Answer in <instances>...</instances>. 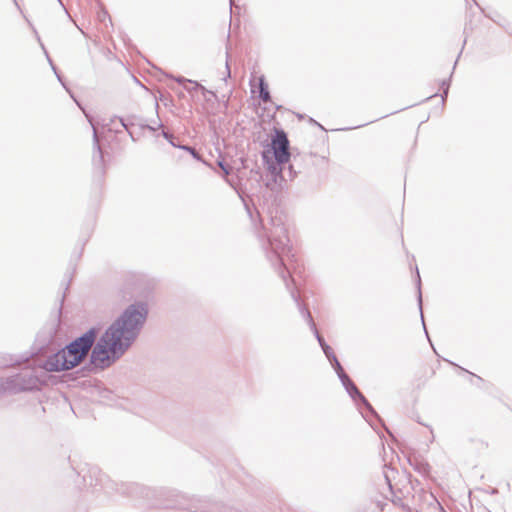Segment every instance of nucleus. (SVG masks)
Returning a JSON list of instances; mask_svg holds the SVG:
<instances>
[{
	"mask_svg": "<svg viewBox=\"0 0 512 512\" xmlns=\"http://www.w3.org/2000/svg\"><path fill=\"white\" fill-rule=\"evenodd\" d=\"M147 316L146 302H135L125 308L93 347L91 363L105 368L123 356L138 337Z\"/></svg>",
	"mask_w": 512,
	"mask_h": 512,
	"instance_id": "f257e3e1",
	"label": "nucleus"
},
{
	"mask_svg": "<svg viewBox=\"0 0 512 512\" xmlns=\"http://www.w3.org/2000/svg\"><path fill=\"white\" fill-rule=\"evenodd\" d=\"M258 236L262 241V246L268 260L282 278L286 288L290 291V295L298 306L300 314L307 321L320 347H324V344L327 343L318 332L310 311L300 303L297 291L290 287V283L293 282V279H289L290 272L287 268L286 261L292 256L291 245L288 230L283 218L281 216H271L269 222L262 226V230L258 233Z\"/></svg>",
	"mask_w": 512,
	"mask_h": 512,
	"instance_id": "f03ea898",
	"label": "nucleus"
},
{
	"mask_svg": "<svg viewBox=\"0 0 512 512\" xmlns=\"http://www.w3.org/2000/svg\"><path fill=\"white\" fill-rule=\"evenodd\" d=\"M98 333V328H90L64 348L48 356L43 363V368L48 372H60L77 367L87 357L97 339Z\"/></svg>",
	"mask_w": 512,
	"mask_h": 512,
	"instance_id": "7ed1b4c3",
	"label": "nucleus"
},
{
	"mask_svg": "<svg viewBox=\"0 0 512 512\" xmlns=\"http://www.w3.org/2000/svg\"><path fill=\"white\" fill-rule=\"evenodd\" d=\"M41 385L42 381L36 375V371L32 368L25 367L15 375L0 378V394H16L23 391H32L39 389Z\"/></svg>",
	"mask_w": 512,
	"mask_h": 512,
	"instance_id": "20e7f679",
	"label": "nucleus"
},
{
	"mask_svg": "<svg viewBox=\"0 0 512 512\" xmlns=\"http://www.w3.org/2000/svg\"><path fill=\"white\" fill-rule=\"evenodd\" d=\"M271 148L275 160L280 164H286L290 160V145L286 132L283 129H275L271 138Z\"/></svg>",
	"mask_w": 512,
	"mask_h": 512,
	"instance_id": "39448f33",
	"label": "nucleus"
},
{
	"mask_svg": "<svg viewBox=\"0 0 512 512\" xmlns=\"http://www.w3.org/2000/svg\"><path fill=\"white\" fill-rule=\"evenodd\" d=\"M339 380L341 381L346 392L349 394V396L352 398V400L355 402V404L358 406L360 410L363 407L372 416L378 418L376 411L373 409V407L365 398V396L359 391V389L357 388L355 383L350 379L347 373H343V375H340Z\"/></svg>",
	"mask_w": 512,
	"mask_h": 512,
	"instance_id": "423d86ee",
	"label": "nucleus"
},
{
	"mask_svg": "<svg viewBox=\"0 0 512 512\" xmlns=\"http://www.w3.org/2000/svg\"><path fill=\"white\" fill-rule=\"evenodd\" d=\"M83 481L89 487H106L110 480L106 477L97 466H91L83 474Z\"/></svg>",
	"mask_w": 512,
	"mask_h": 512,
	"instance_id": "0eeeda50",
	"label": "nucleus"
},
{
	"mask_svg": "<svg viewBox=\"0 0 512 512\" xmlns=\"http://www.w3.org/2000/svg\"><path fill=\"white\" fill-rule=\"evenodd\" d=\"M263 159L266 160V162L268 164V171L272 175L274 183H277L278 181L281 182V181L286 180L283 175V169H284L283 165L284 164H280L276 160H275V162L269 161L268 156H266L265 154H263Z\"/></svg>",
	"mask_w": 512,
	"mask_h": 512,
	"instance_id": "6e6552de",
	"label": "nucleus"
},
{
	"mask_svg": "<svg viewBox=\"0 0 512 512\" xmlns=\"http://www.w3.org/2000/svg\"><path fill=\"white\" fill-rule=\"evenodd\" d=\"M89 122H91V120L89 119ZM92 127H93V142H94V153H93V163L94 165H98V166H102L103 164V152L101 150V147L99 145V140H98V136H97V131H96V128L94 127L93 124H91Z\"/></svg>",
	"mask_w": 512,
	"mask_h": 512,
	"instance_id": "1a4fd4ad",
	"label": "nucleus"
},
{
	"mask_svg": "<svg viewBox=\"0 0 512 512\" xmlns=\"http://www.w3.org/2000/svg\"><path fill=\"white\" fill-rule=\"evenodd\" d=\"M258 98L265 103L271 100L268 84L263 75L258 79Z\"/></svg>",
	"mask_w": 512,
	"mask_h": 512,
	"instance_id": "9d476101",
	"label": "nucleus"
},
{
	"mask_svg": "<svg viewBox=\"0 0 512 512\" xmlns=\"http://www.w3.org/2000/svg\"><path fill=\"white\" fill-rule=\"evenodd\" d=\"M192 86H188V85H185L184 88L187 92L189 93H192L196 90H200L202 92V95L203 96H206V94H210L211 96L215 97L216 98V93L211 91V90H208L207 88H205L203 85H201L200 83L196 82V81H193L192 80V83H190Z\"/></svg>",
	"mask_w": 512,
	"mask_h": 512,
	"instance_id": "9b49d317",
	"label": "nucleus"
},
{
	"mask_svg": "<svg viewBox=\"0 0 512 512\" xmlns=\"http://www.w3.org/2000/svg\"><path fill=\"white\" fill-rule=\"evenodd\" d=\"M441 90H442V95H441V103H442V106H444L445 104V101H446V98L448 96V92H449V88H450V79L448 80H443L441 82V86H440Z\"/></svg>",
	"mask_w": 512,
	"mask_h": 512,
	"instance_id": "f8f14e48",
	"label": "nucleus"
},
{
	"mask_svg": "<svg viewBox=\"0 0 512 512\" xmlns=\"http://www.w3.org/2000/svg\"><path fill=\"white\" fill-rule=\"evenodd\" d=\"M417 277H418V297H417L418 306H419V310H420V313H421V320H422L424 329H426L425 328V323H424L423 311H422V293H421V289H420L421 280H420V276H419V272L418 271H417ZM425 333L428 334L427 330H425Z\"/></svg>",
	"mask_w": 512,
	"mask_h": 512,
	"instance_id": "ddd939ff",
	"label": "nucleus"
},
{
	"mask_svg": "<svg viewBox=\"0 0 512 512\" xmlns=\"http://www.w3.org/2000/svg\"><path fill=\"white\" fill-rule=\"evenodd\" d=\"M329 362L337 373L338 378H340V375H343V373H346L336 356H333V359H331Z\"/></svg>",
	"mask_w": 512,
	"mask_h": 512,
	"instance_id": "4468645a",
	"label": "nucleus"
},
{
	"mask_svg": "<svg viewBox=\"0 0 512 512\" xmlns=\"http://www.w3.org/2000/svg\"><path fill=\"white\" fill-rule=\"evenodd\" d=\"M178 148L182 149V150H185L187 152H189V154L192 155V157L198 161L201 160V156L200 154L195 150V148L191 147V146H188V145H179L177 146Z\"/></svg>",
	"mask_w": 512,
	"mask_h": 512,
	"instance_id": "2eb2a0df",
	"label": "nucleus"
},
{
	"mask_svg": "<svg viewBox=\"0 0 512 512\" xmlns=\"http://www.w3.org/2000/svg\"><path fill=\"white\" fill-rule=\"evenodd\" d=\"M322 350L327 357V359L330 361L333 359V356H336L332 350V348L328 344H324V347H322Z\"/></svg>",
	"mask_w": 512,
	"mask_h": 512,
	"instance_id": "dca6fc26",
	"label": "nucleus"
},
{
	"mask_svg": "<svg viewBox=\"0 0 512 512\" xmlns=\"http://www.w3.org/2000/svg\"><path fill=\"white\" fill-rule=\"evenodd\" d=\"M162 135H163V137H164L166 140H168V141H169V143H170L172 146H174V147H177V146H178L176 143H174V141H173L174 137H173V135H172V134H170L169 132L163 131V132H162Z\"/></svg>",
	"mask_w": 512,
	"mask_h": 512,
	"instance_id": "f3484780",
	"label": "nucleus"
},
{
	"mask_svg": "<svg viewBox=\"0 0 512 512\" xmlns=\"http://www.w3.org/2000/svg\"><path fill=\"white\" fill-rule=\"evenodd\" d=\"M217 164L226 176L230 174V168L224 163V161H218Z\"/></svg>",
	"mask_w": 512,
	"mask_h": 512,
	"instance_id": "a211bd4d",
	"label": "nucleus"
},
{
	"mask_svg": "<svg viewBox=\"0 0 512 512\" xmlns=\"http://www.w3.org/2000/svg\"><path fill=\"white\" fill-rule=\"evenodd\" d=\"M175 80H176L179 84H181V85H183V86L187 85L188 83H192V80L187 79V78L182 77V76L176 77V78H175Z\"/></svg>",
	"mask_w": 512,
	"mask_h": 512,
	"instance_id": "6ab92c4d",
	"label": "nucleus"
},
{
	"mask_svg": "<svg viewBox=\"0 0 512 512\" xmlns=\"http://www.w3.org/2000/svg\"><path fill=\"white\" fill-rule=\"evenodd\" d=\"M203 98L207 104L214 103V101L217 100V97L215 98V97L211 96L210 94H206V96H203Z\"/></svg>",
	"mask_w": 512,
	"mask_h": 512,
	"instance_id": "aec40b11",
	"label": "nucleus"
},
{
	"mask_svg": "<svg viewBox=\"0 0 512 512\" xmlns=\"http://www.w3.org/2000/svg\"><path fill=\"white\" fill-rule=\"evenodd\" d=\"M230 76H231L230 67H229L228 61H226V76L223 78V80L226 81L227 78H230Z\"/></svg>",
	"mask_w": 512,
	"mask_h": 512,
	"instance_id": "412c9836",
	"label": "nucleus"
},
{
	"mask_svg": "<svg viewBox=\"0 0 512 512\" xmlns=\"http://www.w3.org/2000/svg\"><path fill=\"white\" fill-rule=\"evenodd\" d=\"M288 170H289V177H290V179H293V177L296 175V172L293 170V166L289 165L288 166Z\"/></svg>",
	"mask_w": 512,
	"mask_h": 512,
	"instance_id": "4be33fe9",
	"label": "nucleus"
},
{
	"mask_svg": "<svg viewBox=\"0 0 512 512\" xmlns=\"http://www.w3.org/2000/svg\"><path fill=\"white\" fill-rule=\"evenodd\" d=\"M119 121H120L121 125H122L126 130H128V126H127V124H126L125 120H124L123 118H119Z\"/></svg>",
	"mask_w": 512,
	"mask_h": 512,
	"instance_id": "5701e85b",
	"label": "nucleus"
},
{
	"mask_svg": "<svg viewBox=\"0 0 512 512\" xmlns=\"http://www.w3.org/2000/svg\"><path fill=\"white\" fill-rule=\"evenodd\" d=\"M150 131H156L157 127L155 126H150V125H147L146 126Z\"/></svg>",
	"mask_w": 512,
	"mask_h": 512,
	"instance_id": "b1692460",
	"label": "nucleus"
},
{
	"mask_svg": "<svg viewBox=\"0 0 512 512\" xmlns=\"http://www.w3.org/2000/svg\"><path fill=\"white\" fill-rule=\"evenodd\" d=\"M52 68H53V70H54V72H55V74H56V76H57L58 80L61 82L60 75H58V74H57L55 66H53V65H52Z\"/></svg>",
	"mask_w": 512,
	"mask_h": 512,
	"instance_id": "393cba45",
	"label": "nucleus"
},
{
	"mask_svg": "<svg viewBox=\"0 0 512 512\" xmlns=\"http://www.w3.org/2000/svg\"><path fill=\"white\" fill-rule=\"evenodd\" d=\"M233 0H230V4L232 5Z\"/></svg>",
	"mask_w": 512,
	"mask_h": 512,
	"instance_id": "a878e982",
	"label": "nucleus"
},
{
	"mask_svg": "<svg viewBox=\"0 0 512 512\" xmlns=\"http://www.w3.org/2000/svg\"><path fill=\"white\" fill-rule=\"evenodd\" d=\"M510 34L512 35V32Z\"/></svg>",
	"mask_w": 512,
	"mask_h": 512,
	"instance_id": "bb28decb",
	"label": "nucleus"
}]
</instances>
